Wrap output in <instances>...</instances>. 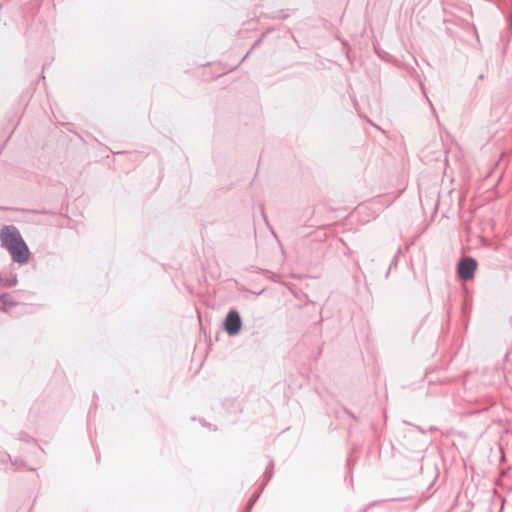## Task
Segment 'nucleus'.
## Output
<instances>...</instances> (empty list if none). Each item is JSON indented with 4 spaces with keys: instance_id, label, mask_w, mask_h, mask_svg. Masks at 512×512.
Returning a JSON list of instances; mask_svg holds the SVG:
<instances>
[{
    "instance_id": "nucleus-1",
    "label": "nucleus",
    "mask_w": 512,
    "mask_h": 512,
    "mask_svg": "<svg viewBox=\"0 0 512 512\" xmlns=\"http://www.w3.org/2000/svg\"><path fill=\"white\" fill-rule=\"evenodd\" d=\"M0 241L16 263H26L30 252L19 230L12 225L4 226L0 231Z\"/></svg>"
},
{
    "instance_id": "nucleus-2",
    "label": "nucleus",
    "mask_w": 512,
    "mask_h": 512,
    "mask_svg": "<svg viewBox=\"0 0 512 512\" xmlns=\"http://www.w3.org/2000/svg\"><path fill=\"white\" fill-rule=\"evenodd\" d=\"M242 327V320L236 311H230L224 321V329L228 335L234 336L238 334Z\"/></svg>"
},
{
    "instance_id": "nucleus-3",
    "label": "nucleus",
    "mask_w": 512,
    "mask_h": 512,
    "mask_svg": "<svg viewBox=\"0 0 512 512\" xmlns=\"http://www.w3.org/2000/svg\"><path fill=\"white\" fill-rule=\"evenodd\" d=\"M477 263L472 258L463 259L458 266V273L461 279L469 280L473 278L474 272L476 270Z\"/></svg>"
},
{
    "instance_id": "nucleus-4",
    "label": "nucleus",
    "mask_w": 512,
    "mask_h": 512,
    "mask_svg": "<svg viewBox=\"0 0 512 512\" xmlns=\"http://www.w3.org/2000/svg\"><path fill=\"white\" fill-rule=\"evenodd\" d=\"M8 295H2L0 296V310H5L8 305Z\"/></svg>"
}]
</instances>
